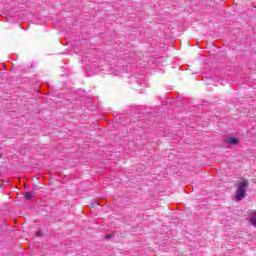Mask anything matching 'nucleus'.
Returning <instances> with one entry per match:
<instances>
[{
	"label": "nucleus",
	"instance_id": "nucleus-3",
	"mask_svg": "<svg viewBox=\"0 0 256 256\" xmlns=\"http://www.w3.org/2000/svg\"><path fill=\"white\" fill-rule=\"evenodd\" d=\"M228 143H230V145H237L239 143V139L235 137H229Z\"/></svg>",
	"mask_w": 256,
	"mask_h": 256
},
{
	"label": "nucleus",
	"instance_id": "nucleus-6",
	"mask_svg": "<svg viewBox=\"0 0 256 256\" xmlns=\"http://www.w3.org/2000/svg\"><path fill=\"white\" fill-rule=\"evenodd\" d=\"M111 238V236L110 235H106V239H110Z\"/></svg>",
	"mask_w": 256,
	"mask_h": 256
},
{
	"label": "nucleus",
	"instance_id": "nucleus-4",
	"mask_svg": "<svg viewBox=\"0 0 256 256\" xmlns=\"http://www.w3.org/2000/svg\"><path fill=\"white\" fill-rule=\"evenodd\" d=\"M25 199H27V200L33 199V192H26L25 193Z\"/></svg>",
	"mask_w": 256,
	"mask_h": 256
},
{
	"label": "nucleus",
	"instance_id": "nucleus-1",
	"mask_svg": "<svg viewBox=\"0 0 256 256\" xmlns=\"http://www.w3.org/2000/svg\"><path fill=\"white\" fill-rule=\"evenodd\" d=\"M247 189H249V180L242 179L239 181L234 196L235 201H243L244 197H247Z\"/></svg>",
	"mask_w": 256,
	"mask_h": 256
},
{
	"label": "nucleus",
	"instance_id": "nucleus-5",
	"mask_svg": "<svg viewBox=\"0 0 256 256\" xmlns=\"http://www.w3.org/2000/svg\"><path fill=\"white\" fill-rule=\"evenodd\" d=\"M41 235H43V233H42L41 231H37V232H36V236H37V237H41Z\"/></svg>",
	"mask_w": 256,
	"mask_h": 256
},
{
	"label": "nucleus",
	"instance_id": "nucleus-2",
	"mask_svg": "<svg viewBox=\"0 0 256 256\" xmlns=\"http://www.w3.org/2000/svg\"><path fill=\"white\" fill-rule=\"evenodd\" d=\"M250 223L253 227H256V211L250 212Z\"/></svg>",
	"mask_w": 256,
	"mask_h": 256
}]
</instances>
